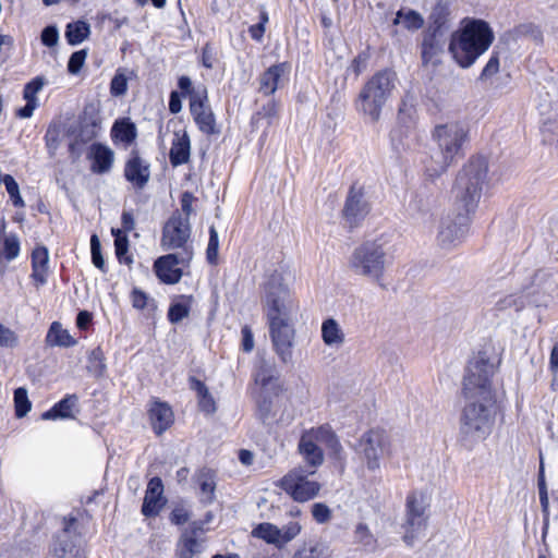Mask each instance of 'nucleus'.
Wrapping results in <instances>:
<instances>
[{"label":"nucleus","mask_w":558,"mask_h":558,"mask_svg":"<svg viewBox=\"0 0 558 558\" xmlns=\"http://www.w3.org/2000/svg\"><path fill=\"white\" fill-rule=\"evenodd\" d=\"M301 525L299 522L292 521L283 525L280 529V542L281 548H283L289 542L294 539L301 532Z\"/></svg>","instance_id":"nucleus-50"},{"label":"nucleus","mask_w":558,"mask_h":558,"mask_svg":"<svg viewBox=\"0 0 558 558\" xmlns=\"http://www.w3.org/2000/svg\"><path fill=\"white\" fill-rule=\"evenodd\" d=\"M336 437L337 435L329 425L319 426L316 430L313 432L312 436L314 440L319 441L325 446H327Z\"/></svg>","instance_id":"nucleus-60"},{"label":"nucleus","mask_w":558,"mask_h":558,"mask_svg":"<svg viewBox=\"0 0 558 558\" xmlns=\"http://www.w3.org/2000/svg\"><path fill=\"white\" fill-rule=\"evenodd\" d=\"M263 305L267 319L293 317L299 305L281 274L272 272L264 284Z\"/></svg>","instance_id":"nucleus-7"},{"label":"nucleus","mask_w":558,"mask_h":558,"mask_svg":"<svg viewBox=\"0 0 558 558\" xmlns=\"http://www.w3.org/2000/svg\"><path fill=\"white\" fill-rule=\"evenodd\" d=\"M219 239L218 232L214 226L209 228V241L206 250L207 262L211 265L217 264L218 259Z\"/></svg>","instance_id":"nucleus-46"},{"label":"nucleus","mask_w":558,"mask_h":558,"mask_svg":"<svg viewBox=\"0 0 558 558\" xmlns=\"http://www.w3.org/2000/svg\"><path fill=\"white\" fill-rule=\"evenodd\" d=\"M88 158L92 160V172L105 174L112 169L114 153L111 148L101 143H94L89 147Z\"/></svg>","instance_id":"nucleus-21"},{"label":"nucleus","mask_w":558,"mask_h":558,"mask_svg":"<svg viewBox=\"0 0 558 558\" xmlns=\"http://www.w3.org/2000/svg\"><path fill=\"white\" fill-rule=\"evenodd\" d=\"M505 38L507 41H517L519 39L526 38L538 46L542 45L544 41L542 29L539 28V26L533 23H522L517 25L511 31L505 34Z\"/></svg>","instance_id":"nucleus-26"},{"label":"nucleus","mask_w":558,"mask_h":558,"mask_svg":"<svg viewBox=\"0 0 558 558\" xmlns=\"http://www.w3.org/2000/svg\"><path fill=\"white\" fill-rule=\"evenodd\" d=\"M4 186L12 201L13 206L19 208L24 207L25 203L20 194V187L15 179L13 177L11 179H7Z\"/></svg>","instance_id":"nucleus-54"},{"label":"nucleus","mask_w":558,"mask_h":558,"mask_svg":"<svg viewBox=\"0 0 558 558\" xmlns=\"http://www.w3.org/2000/svg\"><path fill=\"white\" fill-rule=\"evenodd\" d=\"M275 379H277V377L275 376L274 366L263 361L255 374V383L262 388H267Z\"/></svg>","instance_id":"nucleus-43"},{"label":"nucleus","mask_w":558,"mask_h":558,"mask_svg":"<svg viewBox=\"0 0 558 558\" xmlns=\"http://www.w3.org/2000/svg\"><path fill=\"white\" fill-rule=\"evenodd\" d=\"M252 534L281 549L280 529L277 525L268 522L260 523L253 530Z\"/></svg>","instance_id":"nucleus-36"},{"label":"nucleus","mask_w":558,"mask_h":558,"mask_svg":"<svg viewBox=\"0 0 558 558\" xmlns=\"http://www.w3.org/2000/svg\"><path fill=\"white\" fill-rule=\"evenodd\" d=\"M272 349L279 360L287 364L292 361L295 338L293 317L267 319Z\"/></svg>","instance_id":"nucleus-8"},{"label":"nucleus","mask_w":558,"mask_h":558,"mask_svg":"<svg viewBox=\"0 0 558 558\" xmlns=\"http://www.w3.org/2000/svg\"><path fill=\"white\" fill-rule=\"evenodd\" d=\"M175 136L177 138L173 141L169 153V159L173 167L186 163L190 160L191 154V143L187 133L184 132L181 136L175 134Z\"/></svg>","instance_id":"nucleus-28"},{"label":"nucleus","mask_w":558,"mask_h":558,"mask_svg":"<svg viewBox=\"0 0 558 558\" xmlns=\"http://www.w3.org/2000/svg\"><path fill=\"white\" fill-rule=\"evenodd\" d=\"M289 70L286 62L269 66L259 77V92L265 96L272 95L280 86L282 75Z\"/></svg>","instance_id":"nucleus-23"},{"label":"nucleus","mask_w":558,"mask_h":558,"mask_svg":"<svg viewBox=\"0 0 558 558\" xmlns=\"http://www.w3.org/2000/svg\"><path fill=\"white\" fill-rule=\"evenodd\" d=\"M194 299L192 295H180L179 299L171 303L168 310V319L171 324H178L190 315L191 306Z\"/></svg>","instance_id":"nucleus-33"},{"label":"nucleus","mask_w":558,"mask_h":558,"mask_svg":"<svg viewBox=\"0 0 558 558\" xmlns=\"http://www.w3.org/2000/svg\"><path fill=\"white\" fill-rule=\"evenodd\" d=\"M330 457L337 462L340 471L342 472L345 466V453L338 437L331 440L327 446Z\"/></svg>","instance_id":"nucleus-49"},{"label":"nucleus","mask_w":558,"mask_h":558,"mask_svg":"<svg viewBox=\"0 0 558 558\" xmlns=\"http://www.w3.org/2000/svg\"><path fill=\"white\" fill-rule=\"evenodd\" d=\"M299 450L307 464L313 468L324 462L323 450L316 445L311 435H302L299 441Z\"/></svg>","instance_id":"nucleus-29"},{"label":"nucleus","mask_w":558,"mask_h":558,"mask_svg":"<svg viewBox=\"0 0 558 558\" xmlns=\"http://www.w3.org/2000/svg\"><path fill=\"white\" fill-rule=\"evenodd\" d=\"M111 133L113 138L120 140L128 145L133 143L137 135L136 126L130 119L117 120Z\"/></svg>","instance_id":"nucleus-34"},{"label":"nucleus","mask_w":558,"mask_h":558,"mask_svg":"<svg viewBox=\"0 0 558 558\" xmlns=\"http://www.w3.org/2000/svg\"><path fill=\"white\" fill-rule=\"evenodd\" d=\"M90 34L89 24L84 21L69 23L65 28V38L71 46L80 45Z\"/></svg>","instance_id":"nucleus-35"},{"label":"nucleus","mask_w":558,"mask_h":558,"mask_svg":"<svg viewBox=\"0 0 558 558\" xmlns=\"http://www.w3.org/2000/svg\"><path fill=\"white\" fill-rule=\"evenodd\" d=\"M20 253V240L16 234L10 233L3 236L0 243V256L8 262L13 260Z\"/></svg>","instance_id":"nucleus-40"},{"label":"nucleus","mask_w":558,"mask_h":558,"mask_svg":"<svg viewBox=\"0 0 558 558\" xmlns=\"http://www.w3.org/2000/svg\"><path fill=\"white\" fill-rule=\"evenodd\" d=\"M427 29L449 36L448 50L461 68H470L492 45L494 34L482 20L469 22L459 31L451 32L453 15L449 0H438L428 15Z\"/></svg>","instance_id":"nucleus-2"},{"label":"nucleus","mask_w":558,"mask_h":558,"mask_svg":"<svg viewBox=\"0 0 558 558\" xmlns=\"http://www.w3.org/2000/svg\"><path fill=\"white\" fill-rule=\"evenodd\" d=\"M322 339L326 345L337 349L344 343V332L335 318L330 317L323 322Z\"/></svg>","instance_id":"nucleus-27"},{"label":"nucleus","mask_w":558,"mask_h":558,"mask_svg":"<svg viewBox=\"0 0 558 558\" xmlns=\"http://www.w3.org/2000/svg\"><path fill=\"white\" fill-rule=\"evenodd\" d=\"M87 57V51L85 49L77 50L73 52L68 62V71L71 74H77L83 68L85 60Z\"/></svg>","instance_id":"nucleus-57"},{"label":"nucleus","mask_w":558,"mask_h":558,"mask_svg":"<svg viewBox=\"0 0 558 558\" xmlns=\"http://www.w3.org/2000/svg\"><path fill=\"white\" fill-rule=\"evenodd\" d=\"M92 262L95 267L106 272L105 259L101 253V244L97 234L90 236Z\"/></svg>","instance_id":"nucleus-47"},{"label":"nucleus","mask_w":558,"mask_h":558,"mask_svg":"<svg viewBox=\"0 0 558 558\" xmlns=\"http://www.w3.org/2000/svg\"><path fill=\"white\" fill-rule=\"evenodd\" d=\"M49 262L48 250L45 246H37L32 253V268L47 269Z\"/></svg>","instance_id":"nucleus-56"},{"label":"nucleus","mask_w":558,"mask_h":558,"mask_svg":"<svg viewBox=\"0 0 558 558\" xmlns=\"http://www.w3.org/2000/svg\"><path fill=\"white\" fill-rule=\"evenodd\" d=\"M499 56H498V52H493L488 62L486 63V65L484 66V69L482 70V73L480 75V80L481 81H487L489 78H492L495 74L498 73L499 71Z\"/></svg>","instance_id":"nucleus-58"},{"label":"nucleus","mask_w":558,"mask_h":558,"mask_svg":"<svg viewBox=\"0 0 558 558\" xmlns=\"http://www.w3.org/2000/svg\"><path fill=\"white\" fill-rule=\"evenodd\" d=\"M124 177L137 190H143L149 181V163L141 158L136 149L131 151L125 162Z\"/></svg>","instance_id":"nucleus-19"},{"label":"nucleus","mask_w":558,"mask_h":558,"mask_svg":"<svg viewBox=\"0 0 558 558\" xmlns=\"http://www.w3.org/2000/svg\"><path fill=\"white\" fill-rule=\"evenodd\" d=\"M206 100V89H203V94H193L190 110L199 131L206 135H217L220 133V130L216 124L214 112L205 105Z\"/></svg>","instance_id":"nucleus-17"},{"label":"nucleus","mask_w":558,"mask_h":558,"mask_svg":"<svg viewBox=\"0 0 558 558\" xmlns=\"http://www.w3.org/2000/svg\"><path fill=\"white\" fill-rule=\"evenodd\" d=\"M191 225L187 217L174 211L162 228L161 246L166 250H193L189 245Z\"/></svg>","instance_id":"nucleus-11"},{"label":"nucleus","mask_w":558,"mask_h":558,"mask_svg":"<svg viewBox=\"0 0 558 558\" xmlns=\"http://www.w3.org/2000/svg\"><path fill=\"white\" fill-rule=\"evenodd\" d=\"M166 500L163 498V484L160 477L150 478L147 484L145 497L142 505V513L146 518H153L159 514Z\"/></svg>","instance_id":"nucleus-20"},{"label":"nucleus","mask_w":558,"mask_h":558,"mask_svg":"<svg viewBox=\"0 0 558 558\" xmlns=\"http://www.w3.org/2000/svg\"><path fill=\"white\" fill-rule=\"evenodd\" d=\"M312 514L315 521L320 524L328 522L331 518L330 509L325 504L322 502L313 505Z\"/></svg>","instance_id":"nucleus-61"},{"label":"nucleus","mask_w":558,"mask_h":558,"mask_svg":"<svg viewBox=\"0 0 558 558\" xmlns=\"http://www.w3.org/2000/svg\"><path fill=\"white\" fill-rule=\"evenodd\" d=\"M46 342L51 347H63L69 348L73 347L76 341L75 339L68 332V330L62 329L61 324L58 322H53L47 332Z\"/></svg>","instance_id":"nucleus-32"},{"label":"nucleus","mask_w":558,"mask_h":558,"mask_svg":"<svg viewBox=\"0 0 558 558\" xmlns=\"http://www.w3.org/2000/svg\"><path fill=\"white\" fill-rule=\"evenodd\" d=\"M527 304V300L523 290L520 293L509 294L505 298H501L496 303V308L498 311H506L509 308H513L515 312L523 310Z\"/></svg>","instance_id":"nucleus-39"},{"label":"nucleus","mask_w":558,"mask_h":558,"mask_svg":"<svg viewBox=\"0 0 558 558\" xmlns=\"http://www.w3.org/2000/svg\"><path fill=\"white\" fill-rule=\"evenodd\" d=\"M433 140L437 149L423 159L425 173L430 179L440 177L447 169L464 156L463 145L468 141V131L457 122L436 125Z\"/></svg>","instance_id":"nucleus-3"},{"label":"nucleus","mask_w":558,"mask_h":558,"mask_svg":"<svg viewBox=\"0 0 558 558\" xmlns=\"http://www.w3.org/2000/svg\"><path fill=\"white\" fill-rule=\"evenodd\" d=\"M396 81L397 75L390 69H384L373 74L356 97L357 112L367 118L369 122L376 123L396 87Z\"/></svg>","instance_id":"nucleus-4"},{"label":"nucleus","mask_w":558,"mask_h":558,"mask_svg":"<svg viewBox=\"0 0 558 558\" xmlns=\"http://www.w3.org/2000/svg\"><path fill=\"white\" fill-rule=\"evenodd\" d=\"M149 417L154 432L161 435L172 423L171 408L162 402H155L149 410Z\"/></svg>","instance_id":"nucleus-25"},{"label":"nucleus","mask_w":558,"mask_h":558,"mask_svg":"<svg viewBox=\"0 0 558 558\" xmlns=\"http://www.w3.org/2000/svg\"><path fill=\"white\" fill-rule=\"evenodd\" d=\"M114 250L116 255L121 264L130 265L133 263V258L131 255L128 254L129 252V239L128 238H121L118 241H114Z\"/></svg>","instance_id":"nucleus-55"},{"label":"nucleus","mask_w":558,"mask_h":558,"mask_svg":"<svg viewBox=\"0 0 558 558\" xmlns=\"http://www.w3.org/2000/svg\"><path fill=\"white\" fill-rule=\"evenodd\" d=\"M348 267L355 276L367 278L385 288L383 283L387 267L385 243L380 239L362 242L352 251Z\"/></svg>","instance_id":"nucleus-5"},{"label":"nucleus","mask_w":558,"mask_h":558,"mask_svg":"<svg viewBox=\"0 0 558 558\" xmlns=\"http://www.w3.org/2000/svg\"><path fill=\"white\" fill-rule=\"evenodd\" d=\"M468 231L469 217L466 214H448L439 221L436 236L437 245L445 251H451L464 241Z\"/></svg>","instance_id":"nucleus-9"},{"label":"nucleus","mask_w":558,"mask_h":558,"mask_svg":"<svg viewBox=\"0 0 558 558\" xmlns=\"http://www.w3.org/2000/svg\"><path fill=\"white\" fill-rule=\"evenodd\" d=\"M387 438L383 430L371 429L362 435L357 445L356 452L365 460L369 471L380 468V458L385 452Z\"/></svg>","instance_id":"nucleus-14"},{"label":"nucleus","mask_w":558,"mask_h":558,"mask_svg":"<svg viewBox=\"0 0 558 558\" xmlns=\"http://www.w3.org/2000/svg\"><path fill=\"white\" fill-rule=\"evenodd\" d=\"M190 512L181 505L175 506L170 513V521L175 525H182L190 520Z\"/></svg>","instance_id":"nucleus-62"},{"label":"nucleus","mask_w":558,"mask_h":558,"mask_svg":"<svg viewBox=\"0 0 558 558\" xmlns=\"http://www.w3.org/2000/svg\"><path fill=\"white\" fill-rule=\"evenodd\" d=\"M256 416L263 424H268L275 417L272 399L262 396L257 400Z\"/></svg>","instance_id":"nucleus-41"},{"label":"nucleus","mask_w":558,"mask_h":558,"mask_svg":"<svg viewBox=\"0 0 558 558\" xmlns=\"http://www.w3.org/2000/svg\"><path fill=\"white\" fill-rule=\"evenodd\" d=\"M293 558H330L328 547L323 544H315L308 548L298 550Z\"/></svg>","instance_id":"nucleus-44"},{"label":"nucleus","mask_w":558,"mask_h":558,"mask_svg":"<svg viewBox=\"0 0 558 558\" xmlns=\"http://www.w3.org/2000/svg\"><path fill=\"white\" fill-rule=\"evenodd\" d=\"M14 407L15 415L17 417H24L32 409V403L27 396V390L23 387H19L14 391Z\"/></svg>","instance_id":"nucleus-42"},{"label":"nucleus","mask_w":558,"mask_h":558,"mask_svg":"<svg viewBox=\"0 0 558 558\" xmlns=\"http://www.w3.org/2000/svg\"><path fill=\"white\" fill-rule=\"evenodd\" d=\"M45 84V80L41 76H37L29 81L23 89V97L26 101H37V93L41 90Z\"/></svg>","instance_id":"nucleus-51"},{"label":"nucleus","mask_w":558,"mask_h":558,"mask_svg":"<svg viewBox=\"0 0 558 558\" xmlns=\"http://www.w3.org/2000/svg\"><path fill=\"white\" fill-rule=\"evenodd\" d=\"M313 473L314 471L306 472L303 469H294L282 477L281 488L295 501H308L315 498L320 490L318 482L308 480V474Z\"/></svg>","instance_id":"nucleus-10"},{"label":"nucleus","mask_w":558,"mask_h":558,"mask_svg":"<svg viewBox=\"0 0 558 558\" xmlns=\"http://www.w3.org/2000/svg\"><path fill=\"white\" fill-rule=\"evenodd\" d=\"M193 257V250H185L175 254H168L156 259L154 268L161 282L174 284L182 278L183 271L178 265H189Z\"/></svg>","instance_id":"nucleus-15"},{"label":"nucleus","mask_w":558,"mask_h":558,"mask_svg":"<svg viewBox=\"0 0 558 558\" xmlns=\"http://www.w3.org/2000/svg\"><path fill=\"white\" fill-rule=\"evenodd\" d=\"M495 366L485 354L470 361L462 383L465 404L459 421V442L472 449L485 440L495 424L496 399L492 389Z\"/></svg>","instance_id":"nucleus-1"},{"label":"nucleus","mask_w":558,"mask_h":558,"mask_svg":"<svg viewBox=\"0 0 558 558\" xmlns=\"http://www.w3.org/2000/svg\"><path fill=\"white\" fill-rule=\"evenodd\" d=\"M539 458H541V463H539L538 477H537V487H538V495H539L542 512L544 515L542 538H543V541H545L546 534L548 531V525H549V498H548V492H547V486H546L545 475H544L543 458H542V456Z\"/></svg>","instance_id":"nucleus-31"},{"label":"nucleus","mask_w":558,"mask_h":558,"mask_svg":"<svg viewBox=\"0 0 558 558\" xmlns=\"http://www.w3.org/2000/svg\"><path fill=\"white\" fill-rule=\"evenodd\" d=\"M86 368L96 378L102 377L106 373L105 354L99 347L89 352Z\"/></svg>","instance_id":"nucleus-38"},{"label":"nucleus","mask_w":558,"mask_h":558,"mask_svg":"<svg viewBox=\"0 0 558 558\" xmlns=\"http://www.w3.org/2000/svg\"><path fill=\"white\" fill-rule=\"evenodd\" d=\"M204 550V541L198 539L197 530L184 532L175 547V558H194Z\"/></svg>","instance_id":"nucleus-22"},{"label":"nucleus","mask_w":558,"mask_h":558,"mask_svg":"<svg viewBox=\"0 0 558 558\" xmlns=\"http://www.w3.org/2000/svg\"><path fill=\"white\" fill-rule=\"evenodd\" d=\"M41 44L46 47H54L59 41V29L56 25L46 26L40 34Z\"/></svg>","instance_id":"nucleus-59"},{"label":"nucleus","mask_w":558,"mask_h":558,"mask_svg":"<svg viewBox=\"0 0 558 558\" xmlns=\"http://www.w3.org/2000/svg\"><path fill=\"white\" fill-rule=\"evenodd\" d=\"M488 163L485 157H471L458 172L453 191L456 197L463 204L465 211L473 210L482 195L483 184L486 181Z\"/></svg>","instance_id":"nucleus-6"},{"label":"nucleus","mask_w":558,"mask_h":558,"mask_svg":"<svg viewBox=\"0 0 558 558\" xmlns=\"http://www.w3.org/2000/svg\"><path fill=\"white\" fill-rule=\"evenodd\" d=\"M78 404V397L76 395H66L63 399L57 402L50 410L41 414L45 421L57 418H72L74 417L72 411Z\"/></svg>","instance_id":"nucleus-24"},{"label":"nucleus","mask_w":558,"mask_h":558,"mask_svg":"<svg viewBox=\"0 0 558 558\" xmlns=\"http://www.w3.org/2000/svg\"><path fill=\"white\" fill-rule=\"evenodd\" d=\"M371 211V204L366 199L365 189L353 183L347 194L342 217L350 229L357 227Z\"/></svg>","instance_id":"nucleus-13"},{"label":"nucleus","mask_w":558,"mask_h":558,"mask_svg":"<svg viewBox=\"0 0 558 558\" xmlns=\"http://www.w3.org/2000/svg\"><path fill=\"white\" fill-rule=\"evenodd\" d=\"M355 542L366 548H374L376 539L365 523H359L354 531Z\"/></svg>","instance_id":"nucleus-45"},{"label":"nucleus","mask_w":558,"mask_h":558,"mask_svg":"<svg viewBox=\"0 0 558 558\" xmlns=\"http://www.w3.org/2000/svg\"><path fill=\"white\" fill-rule=\"evenodd\" d=\"M448 36L429 31L427 28L422 33L421 43V59L422 64L427 66L428 64H436L437 58L445 51Z\"/></svg>","instance_id":"nucleus-18"},{"label":"nucleus","mask_w":558,"mask_h":558,"mask_svg":"<svg viewBox=\"0 0 558 558\" xmlns=\"http://www.w3.org/2000/svg\"><path fill=\"white\" fill-rule=\"evenodd\" d=\"M46 146L52 155L59 146V131L49 126L45 135Z\"/></svg>","instance_id":"nucleus-63"},{"label":"nucleus","mask_w":558,"mask_h":558,"mask_svg":"<svg viewBox=\"0 0 558 558\" xmlns=\"http://www.w3.org/2000/svg\"><path fill=\"white\" fill-rule=\"evenodd\" d=\"M99 128L95 119H87L82 124L77 134V140L82 143H88L97 136V129Z\"/></svg>","instance_id":"nucleus-48"},{"label":"nucleus","mask_w":558,"mask_h":558,"mask_svg":"<svg viewBox=\"0 0 558 558\" xmlns=\"http://www.w3.org/2000/svg\"><path fill=\"white\" fill-rule=\"evenodd\" d=\"M407 514L403 527L405 530L403 539L408 545H412L417 534L425 530L427 517L426 507L423 500H418L415 493L407 497Z\"/></svg>","instance_id":"nucleus-16"},{"label":"nucleus","mask_w":558,"mask_h":558,"mask_svg":"<svg viewBox=\"0 0 558 558\" xmlns=\"http://www.w3.org/2000/svg\"><path fill=\"white\" fill-rule=\"evenodd\" d=\"M189 385L197 395L199 409L206 414L215 413L217 410L216 402L205 383L192 376L189 378Z\"/></svg>","instance_id":"nucleus-30"},{"label":"nucleus","mask_w":558,"mask_h":558,"mask_svg":"<svg viewBox=\"0 0 558 558\" xmlns=\"http://www.w3.org/2000/svg\"><path fill=\"white\" fill-rule=\"evenodd\" d=\"M128 90V78L124 73L118 71L110 82V93L112 96H123Z\"/></svg>","instance_id":"nucleus-53"},{"label":"nucleus","mask_w":558,"mask_h":558,"mask_svg":"<svg viewBox=\"0 0 558 558\" xmlns=\"http://www.w3.org/2000/svg\"><path fill=\"white\" fill-rule=\"evenodd\" d=\"M402 24L408 31H417L423 27L424 19L415 10H408L404 12L402 9L396 13L393 25Z\"/></svg>","instance_id":"nucleus-37"},{"label":"nucleus","mask_w":558,"mask_h":558,"mask_svg":"<svg viewBox=\"0 0 558 558\" xmlns=\"http://www.w3.org/2000/svg\"><path fill=\"white\" fill-rule=\"evenodd\" d=\"M545 95L543 97L544 106H548L549 108H554L558 110V83L557 82H547V85L544 86Z\"/></svg>","instance_id":"nucleus-52"},{"label":"nucleus","mask_w":558,"mask_h":558,"mask_svg":"<svg viewBox=\"0 0 558 558\" xmlns=\"http://www.w3.org/2000/svg\"><path fill=\"white\" fill-rule=\"evenodd\" d=\"M557 288L553 274L539 269L534 272L527 284L522 290L527 300V304L533 306H546L551 294Z\"/></svg>","instance_id":"nucleus-12"},{"label":"nucleus","mask_w":558,"mask_h":558,"mask_svg":"<svg viewBox=\"0 0 558 558\" xmlns=\"http://www.w3.org/2000/svg\"><path fill=\"white\" fill-rule=\"evenodd\" d=\"M131 301L135 308L143 310L147 304L148 296L144 291L134 288L131 292Z\"/></svg>","instance_id":"nucleus-64"}]
</instances>
